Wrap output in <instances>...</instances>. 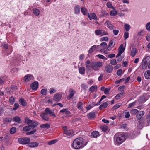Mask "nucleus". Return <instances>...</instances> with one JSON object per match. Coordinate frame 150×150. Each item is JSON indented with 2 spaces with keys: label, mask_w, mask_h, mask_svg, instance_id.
<instances>
[{
  "label": "nucleus",
  "mask_w": 150,
  "mask_h": 150,
  "mask_svg": "<svg viewBox=\"0 0 150 150\" xmlns=\"http://www.w3.org/2000/svg\"><path fill=\"white\" fill-rule=\"evenodd\" d=\"M87 143V142L82 138L79 137L75 139L74 140L71 146L74 149H79L84 147Z\"/></svg>",
  "instance_id": "obj_1"
},
{
  "label": "nucleus",
  "mask_w": 150,
  "mask_h": 150,
  "mask_svg": "<svg viewBox=\"0 0 150 150\" xmlns=\"http://www.w3.org/2000/svg\"><path fill=\"white\" fill-rule=\"evenodd\" d=\"M114 139L116 144L118 145L123 143L126 139L124 134L121 133L116 134L114 136Z\"/></svg>",
  "instance_id": "obj_2"
},
{
  "label": "nucleus",
  "mask_w": 150,
  "mask_h": 150,
  "mask_svg": "<svg viewBox=\"0 0 150 150\" xmlns=\"http://www.w3.org/2000/svg\"><path fill=\"white\" fill-rule=\"evenodd\" d=\"M25 122L29 125L31 129H33L36 127L38 124L36 121L31 120L27 117L25 118Z\"/></svg>",
  "instance_id": "obj_3"
},
{
  "label": "nucleus",
  "mask_w": 150,
  "mask_h": 150,
  "mask_svg": "<svg viewBox=\"0 0 150 150\" xmlns=\"http://www.w3.org/2000/svg\"><path fill=\"white\" fill-rule=\"evenodd\" d=\"M103 64L102 62L98 61L92 62L91 64V69H92L95 71H97L102 66Z\"/></svg>",
  "instance_id": "obj_4"
},
{
  "label": "nucleus",
  "mask_w": 150,
  "mask_h": 150,
  "mask_svg": "<svg viewBox=\"0 0 150 150\" xmlns=\"http://www.w3.org/2000/svg\"><path fill=\"white\" fill-rule=\"evenodd\" d=\"M149 95L146 94H144L142 96L140 97L138 100H137L139 104L144 102L149 98Z\"/></svg>",
  "instance_id": "obj_5"
},
{
  "label": "nucleus",
  "mask_w": 150,
  "mask_h": 150,
  "mask_svg": "<svg viewBox=\"0 0 150 150\" xmlns=\"http://www.w3.org/2000/svg\"><path fill=\"white\" fill-rule=\"evenodd\" d=\"M19 142L21 144H28L30 142V139L28 137L19 138L18 139Z\"/></svg>",
  "instance_id": "obj_6"
},
{
  "label": "nucleus",
  "mask_w": 150,
  "mask_h": 150,
  "mask_svg": "<svg viewBox=\"0 0 150 150\" xmlns=\"http://www.w3.org/2000/svg\"><path fill=\"white\" fill-rule=\"evenodd\" d=\"M62 97V95L61 94L57 93L55 94L53 97V100L56 102H59Z\"/></svg>",
  "instance_id": "obj_7"
},
{
  "label": "nucleus",
  "mask_w": 150,
  "mask_h": 150,
  "mask_svg": "<svg viewBox=\"0 0 150 150\" xmlns=\"http://www.w3.org/2000/svg\"><path fill=\"white\" fill-rule=\"evenodd\" d=\"M63 133L66 135L65 136L67 137H70L72 135H74V132L71 129H69L68 130H65V132H64Z\"/></svg>",
  "instance_id": "obj_8"
},
{
  "label": "nucleus",
  "mask_w": 150,
  "mask_h": 150,
  "mask_svg": "<svg viewBox=\"0 0 150 150\" xmlns=\"http://www.w3.org/2000/svg\"><path fill=\"white\" fill-rule=\"evenodd\" d=\"M51 114V113H41L40 116L43 120L47 121L49 120V114Z\"/></svg>",
  "instance_id": "obj_9"
},
{
  "label": "nucleus",
  "mask_w": 150,
  "mask_h": 150,
  "mask_svg": "<svg viewBox=\"0 0 150 150\" xmlns=\"http://www.w3.org/2000/svg\"><path fill=\"white\" fill-rule=\"evenodd\" d=\"M125 50V48L123 47V45L121 44L118 48L119 52L117 55V57L118 56H121L124 51Z\"/></svg>",
  "instance_id": "obj_10"
},
{
  "label": "nucleus",
  "mask_w": 150,
  "mask_h": 150,
  "mask_svg": "<svg viewBox=\"0 0 150 150\" xmlns=\"http://www.w3.org/2000/svg\"><path fill=\"white\" fill-rule=\"evenodd\" d=\"M30 87L33 90H36L38 87V82L35 81L32 83L30 85Z\"/></svg>",
  "instance_id": "obj_11"
},
{
  "label": "nucleus",
  "mask_w": 150,
  "mask_h": 150,
  "mask_svg": "<svg viewBox=\"0 0 150 150\" xmlns=\"http://www.w3.org/2000/svg\"><path fill=\"white\" fill-rule=\"evenodd\" d=\"M105 70L108 73H111L113 70V67L112 66L109 64H107L105 67Z\"/></svg>",
  "instance_id": "obj_12"
},
{
  "label": "nucleus",
  "mask_w": 150,
  "mask_h": 150,
  "mask_svg": "<svg viewBox=\"0 0 150 150\" xmlns=\"http://www.w3.org/2000/svg\"><path fill=\"white\" fill-rule=\"evenodd\" d=\"M105 24H106L107 27L110 30H112L114 28L113 25L109 21H107L105 23Z\"/></svg>",
  "instance_id": "obj_13"
},
{
  "label": "nucleus",
  "mask_w": 150,
  "mask_h": 150,
  "mask_svg": "<svg viewBox=\"0 0 150 150\" xmlns=\"http://www.w3.org/2000/svg\"><path fill=\"white\" fill-rule=\"evenodd\" d=\"M88 16L91 20L92 19L96 20L97 19V18L95 14L94 13H90V14H89V13H88Z\"/></svg>",
  "instance_id": "obj_14"
},
{
  "label": "nucleus",
  "mask_w": 150,
  "mask_h": 150,
  "mask_svg": "<svg viewBox=\"0 0 150 150\" xmlns=\"http://www.w3.org/2000/svg\"><path fill=\"white\" fill-rule=\"evenodd\" d=\"M100 46L103 48L100 49V51L103 52H105V50L107 48V44L105 42H102L100 44Z\"/></svg>",
  "instance_id": "obj_15"
},
{
  "label": "nucleus",
  "mask_w": 150,
  "mask_h": 150,
  "mask_svg": "<svg viewBox=\"0 0 150 150\" xmlns=\"http://www.w3.org/2000/svg\"><path fill=\"white\" fill-rule=\"evenodd\" d=\"M99 45H93L92 46L89 50L88 51V54H91L93 52L96 50V48H98Z\"/></svg>",
  "instance_id": "obj_16"
},
{
  "label": "nucleus",
  "mask_w": 150,
  "mask_h": 150,
  "mask_svg": "<svg viewBox=\"0 0 150 150\" xmlns=\"http://www.w3.org/2000/svg\"><path fill=\"white\" fill-rule=\"evenodd\" d=\"M33 76L30 74H28L24 77V79L25 81L28 82L33 79Z\"/></svg>",
  "instance_id": "obj_17"
},
{
  "label": "nucleus",
  "mask_w": 150,
  "mask_h": 150,
  "mask_svg": "<svg viewBox=\"0 0 150 150\" xmlns=\"http://www.w3.org/2000/svg\"><path fill=\"white\" fill-rule=\"evenodd\" d=\"M142 61L148 64L150 62V56H145L144 57Z\"/></svg>",
  "instance_id": "obj_18"
},
{
  "label": "nucleus",
  "mask_w": 150,
  "mask_h": 150,
  "mask_svg": "<svg viewBox=\"0 0 150 150\" xmlns=\"http://www.w3.org/2000/svg\"><path fill=\"white\" fill-rule=\"evenodd\" d=\"M99 135V132L97 131H93L91 134V136L93 138H96L98 137Z\"/></svg>",
  "instance_id": "obj_19"
},
{
  "label": "nucleus",
  "mask_w": 150,
  "mask_h": 150,
  "mask_svg": "<svg viewBox=\"0 0 150 150\" xmlns=\"http://www.w3.org/2000/svg\"><path fill=\"white\" fill-rule=\"evenodd\" d=\"M39 144L36 142H32L28 144V146L31 147H36L38 146Z\"/></svg>",
  "instance_id": "obj_20"
},
{
  "label": "nucleus",
  "mask_w": 150,
  "mask_h": 150,
  "mask_svg": "<svg viewBox=\"0 0 150 150\" xmlns=\"http://www.w3.org/2000/svg\"><path fill=\"white\" fill-rule=\"evenodd\" d=\"M74 11L76 14H79L80 12V6L79 5H76L74 7Z\"/></svg>",
  "instance_id": "obj_21"
},
{
  "label": "nucleus",
  "mask_w": 150,
  "mask_h": 150,
  "mask_svg": "<svg viewBox=\"0 0 150 150\" xmlns=\"http://www.w3.org/2000/svg\"><path fill=\"white\" fill-rule=\"evenodd\" d=\"M91 63V62L89 60H87L85 62V65L87 69L90 70L91 69V64L89 65Z\"/></svg>",
  "instance_id": "obj_22"
},
{
  "label": "nucleus",
  "mask_w": 150,
  "mask_h": 150,
  "mask_svg": "<svg viewBox=\"0 0 150 150\" xmlns=\"http://www.w3.org/2000/svg\"><path fill=\"white\" fill-rule=\"evenodd\" d=\"M33 11L34 15L38 16L40 14V11L37 8H34L33 9Z\"/></svg>",
  "instance_id": "obj_23"
},
{
  "label": "nucleus",
  "mask_w": 150,
  "mask_h": 150,
  "mask_svg": "<svg viewBox=\"0 0 150 150\" xmlns=\"http://www.w3.org/2000/svg\"><path fill=\"white\" fill-rule=\"evenodd\" d=\"M79 71L80 74H83L85 73V68L83 67H79Z\"/></svg>",
  "instance_id": "obj_24"
},
{
  "label": "nucleus",
  "mask_w": 150,
  "mask_h": 150,
  "mask_svg": "<svg viewBox=\"0 0 150 150\" xmlns=\"http://www.w3.org/2000/svg\"><path fill=\"white\" fill-rule=\"evenodd\" d=\"M131 55L132 57H134L136 54L137 53V49L135 48L132 49L131 52Z\"/></svg>",
  "instance_id": "obj_25"
},
{
  "label": "nucleus",
  "mask_w": 150,
  "mask_h": 150,
  "mask_svg": "<svg viewBox=\"0 0 150 150\" xmlns=\"http://www.w3.org/2000/svg\"><path fill=\"white\" fill-rule=\"evenodd\" d=\"M50 127V124L47 123L42 124L40 126V127L41 128H43L44 129H49Z\"/></svg>",
  "instance_id": "obj_26"
},
{
  "label": "nucleus",
  "mask_w": 150,
  "mask_h": 150,
  "mask_svg": "<svg viewBox=\"0 0 150 150\" xmlns=\"http://www.w3.org/2000/svg\"><path fill=\"white\" fill-rule=\"evenodd\" d=\"M144 76L146 79H150V71H146L144 74Z\"/></svg>",
  "instance_id": "obj_27"
},
{
  "label": "nucleus",
  "mask_w": 150,
  "mask_h": 150,
  "mask_svg": "<svg viewBox=\"0 0 150 150\" xmlns=\"http://www.w3.org/2000/svg\"><path fill=\"white\" fill-rule=\"evenodd\" d=\"M19 101L21 105L23 106H25L26 105L27 103L23 98H21L19 100Z\"/></svg>",
  "instance_id": "obj_28"
},
{
  "label": "nucleus",
  "mask_w": 150,
  "mask_h": 150,
  "mask_svg": "<svg viewBox=\"0 0 150 150\" xmlns=\"http://www.w3.org/2000/svg\"><path fill=\"white\" fill-rule=\"evenodd\" d=\"M124 92H123L118 94L115 96V99L118 100L121 98L123 96V95L124 94Z\"/></svg>",
  "instance_id": "obj_29"
},
{
  "label": "nucleus",
  "mask_w": 150,
  "mask_h": 150,
  "mask_svg": "<svg viewBox=\"0 0 150 150\" xmlns=\"http://www.w3.org/2000/svg\"><path fill=\"white\" fill-rule=\"evenodd\" d=\"M70 93L69 95L68 96V98L70 99H71L73 96L75 91L72 89H70L69 91Z\"/></svg>",
  "instance_id": "obj_30"
},
{
  "label": "nucleus",
  "mask_w": 150,
  "mask_h": 150,
  "mask_svg": "<svg viewBox=\"0 0 150 150\" xmlns=\"http://www.w3.org/2000/svg\"><path fill=\"white\" fill-rule=\"evenodd\" d=\"M87 117L89 119L93 118L95 117V113H88L87 115Z\"/></svg>",
  "instance_id": "obj_31"
},
{
  "label": "nucleus",
  "mask_w": 150,
  "mask_h": 150,
  "mask_svg": "<svg viewBox=\"0 0 150 150\" xmlns=\"http://www.w3.org/2000/svg\"><path fill=\"white\" fill-rule=\"evenodd\" d=\"M138 101L136 100L135 102L132 103L129 105V107H133L135 105H139L138 103Z\"/></svg>",
  "instance_id": "obj_32"
},
{
  "label": "nucleus",
  "mask_w": 150,
  "mask_h": 150,
  "mask_svg": "<svg viewBox=\"0 0 150 150\" xmlns=\"http://www.w3.org/2000/svg\"><path fill=\"white\" fill-rule=\"evenodd\" d=\"M47 88L42 89L40 93L42 95L45 96L47 95Z\"/></svg>",
  "instance_id": "obj_33"
},
{
  "label": "nucleus",
  "mask_w": 150,
  "mask_h": 150,
  "mask_svg": "<svg viewBox=\"0 0 150 150\" xmlns=\"http://www.w3.org/2000/svg\"><path fill=\"white\" fill-rule=\"evenodd\" d=\"M143 122L142 120H139L138 121L137 125V127L139 129H141L143 127Z\"/></svg>",
  "instance_id": "obj_34"
},
{
  "label": "nucleus",
  "mask_w": 150,
  "mask_h": 150,
  "mask_svg": "<svg viewBox=\"0 0 150 150\" xmlns=\"http://www.w3.org/2000/svg\"><path fill=\"white\" fill-rule=\"evenodd\" d=\"M83 104L81 102H79L77 104L78 108L79 110H82Z\"/></svg>",
  "instance_id": "obj_35"
},
{
  "label": "nucleus",
  "mask_w": 150,
  "mask_h": 150,
  "mask_svg": "<svg viewBox=\"0 0 150 150\" xmlns=\"http://www.w3.org/2000/svg\"><path fill=\"white\" fill-rule=\"evenodd\" d=\"M97 86L96 85L93 86L89 88V90L92 92H94L97 90Z\"/></svg>",
  "instance_id": "obj_36"
},
{
  "label": "nucleus",
  "mask_w": 150,
  "mask_h": 150,
  "mask_svg": "<svg viewBox=\"0 0 150 150\" xmlns=\"http://www.w3.org/2000/svg\"><path fill=\"white\" fill-rule=\"evenodd\" d=\"M108 104L106 102H105L104 103L102 104L99 107L100 110L102 109L103 108H105L108 106Z\"/></svg>",
  "instance_id": "obj_37"
},
{
  "label": "nucleus",
  "mask_w": 150,
  "mask_h": 150,
  "mask_svg": "<svg viewBox=\"0 0 150 150\" xmlns=\"http://www.w3.org/2000/svg\"><path fill=\"white\" fill-rule=\"evenodd\" d=\"M81 10L82 13L84 15H86L87 14V10L83 7H82L81 8Z\"/></svg>",
  "instance_id": "obj_38"
},
{
  "label": "nucleus",
  "mask_w": 150,
  "mask_h": 150,
  "mask_svg": "<svg viewBox=\"0 0 150 150\" xmlns=\"http://www.w3.org/2000/svg\"><path fill=\"white\" fill-rule=\"evenodd\" d=\"M30 129H31L30 126L29 125L25 126L23 128V130L25 132H28L30 130Z\"/></svg>",
  "instance_id": "obj_39"
},
{
  "label": "nucleus",
  "mask_w": 150,
  "mask_h": 150,
  "mask_svg": "<svg viewBox=\"0 0 150 150\" xmlns=\"http://www.w3.org/2000/svg\"><path fill=\"white\" fill-rule=\"evenodd\" d=\"M148 64L142 61V67L143 69H145L148 66Z\"/></svg>",
  "instance_id": "obj_40"
},
{
  "label": "nucleus",
  "mask_w": 150,
  "mask_h": 150,
  "mask_svg": "<svg viewBox=\"0 0 150 150\" xmlns=\"http://www.w3.org/2000/svg\"><path fill=\"white\" fill-rule=\"evenodd\" d=\"M102 30H96L95 31V34L97 35H101Z\"/></svg>",
  "instance_id": "obj_41"
},
{
  "label": "nucleus",
  "mask_w": 150,
  "mask_h": 150,
  "mask_svg": "<svg viewBox=\"0 0 150 150\" xmlns=\"http://www.w3.org/2000/svg\"><path fill=\"white\" fill-rule=\"evenodd\" d=\"M124 28L127 31H129L130 28V25L127 24H125L124 25Z\"/></svg>",
  "instance_id": "obj_42"
},
{
  "label": "nucleus",
  "mask_w": 150,
  "mask_h": 150,
  "mask_svg": "<svg viewBox=\"0 0 150 150\" xmlns=\"http://www.w3.org/2000/svg\"><path fill=\"white\" fill-rule=\"evenodd\" d=\"M13 121H14L18 122V123H21V119L20 118L18 117H15L13 118Z\"/></svg>",
  "instance_id": "obj_43"
},
{
  "label": "nucleus",
  "mask_w": 150,
  "mask_h": 150,
  "mask_svg": "<svg viewBox=\"0 0 150 150\" xmlns=\"http://www.w3.org/2000/svg\"><path fill=\"white\" fill-rule=\"evenodd\" d=\"M16 131V129L15 127L11 128L10 129V133L11 134H13L15 133Z\"/></svg>",
  "instance_id": "obj_44"
},
{
  "label": "nucleus",
  "mask_w": 150,
  "mask_h": 150,
  "mask_svg": "<svg viewBox=\"0 0 150 150\" xmlns=\"http://www.w3.org/2000/svg\"><path fill=\"white\" fill-rule=\"evenodd\" d=\"M109 40L108 38L107 37H103L100 38V41H108Z\"/></svg>",
  "instance_id": "obj_45"
},
{
  "label": "nucleus",
  "mask_w": 150,
  "mask_h": 150,
  "mask_svg": "<svg viewBox=\"0 0 150 150\" xmlns=\"http://www.w3.org/2000/svg\"><path fill=\"white\" fill-rule=\"evenodd\" d=\"M106 98V96H105L104 95H103L102 96V97H101V98H100L99 101L97 104H93V105H100V102L103 99H104V98Z\"/></svg>",
  "instance_id": "obj_46"
},
{
  "label": "nucleus",
  "mask_w": 150,
  "mask_h": 150,
  "mask_svg": "<svg viewBox=\"0 0 150 150\" xmlns=\"http://www.w3.org/2000/svg\"><path fill=\"white\" fill-rule=\"evenodd\" d=\"M144 114V113H137L136 115V117L138 119H140L142 117Z\"/></svg>",
  "instance_id": "obj_47"
},
{
  "label": "nucleus",
  "mask_w": 150,
  "mask_h": 150,
  "mask_svg": "<svg viewBox=\"0 0 150 150\" xmlns=\"http://www.w3.org/2000/svg\"><path fill=\"white\" fill-rule=\"evenodd\" d=\"M7 76H5L3 77L0 78V83H3L5 80V79L7 78Z\"/></svg>",
  "instance_id": "obj_48"
},
{
  "label": "nucleus",
  "mask_w": 150,
  "mask_h": 150,
  "mask_svg": "<svg viewBox=\"0 0 150 150\" xmlns=\"http://www.w3.org/2000/svg\"><path fill=\"white\" fill-rule=\"evenodd\" d=\"M57 90L53 88H51L49 89V92L50 94H53L56 92Z\"/></svg>",
  "instance_id": "obj_49"
},
{
  "label": "nucleus",
  "mask_w": 150,
  "mask_h": 150,
  "mask_svg": "<svg viewBox=\"0 0 150 150\" xmlns=\"http://www.w3.org/2000/svg\"><path fill=\"white\" fill-rule=\"evenodd\" d=\"M101 128L103 132H106L108 129V127L106 125L102 126Z\"/></svg>",
  "instance_id": "obj_50"
},
{
  "label": "nucleus",
  "mask_w": 150,
  "mask_h": 150,
  "mask_svg": "<svg viewBox=\"0 0 150 150\" xmlns=\"http://www.w3.org/2000/svg\"><path fill=\"white\" fill-rule=\"evenodd\" d=\"M57 141L56 140H53L49 142L48 143V144L49 145H51L55 143Z\"/></svg>",
  "instance_id": "obj_51"
},
{
  "label": "nucleus",
  "mask_w": 150,
  "mask_h": 150,
  "mask_svg": "<svg viewBox=\"0 0 150 150\" xmlns=\"http://www.w3.org/2000/svg\"><path fill=\"white\" fill-rule=\"evenodd\" d=\"M36 129H34L33 130L29 132H27L26 134L27 135H30L34 134L36 132Z\"/></svg>",
  "instance_id": "obj_52"
},
{
  "label": "nucleus",
  "mask_w": 150,
  "mask_h": 150,
  "mask_svg": "<svg viewBox=\"0 0 150 150\" xmlns=\"http://www.w3.org/2000/svg\"><path fill=\"white\" fill-rule=\"evenodd\" d=\"M117 14V12L115 10H112L110 11V15L111 16H114Z\"/></svg>",
  "instance_id": "obj_53"
},
{
  "label": "nucleus",
  "mask_w": 150,
  "mask_h": 150,
  "mask_svg": "<svg viewBox=\"0 0 150 150\" xmlns=\"http://www.w3.org/2000/svg\"><path fill=\"white\" fill-rule=\"evenodd\" d=\"M110 63L112 65H116L117 64L116 60L115 59H112L110 61Z\"/></svg>",
  "instance_id": "obj_54"
},
{
  "label": "nucleus",
  "mask_w": 150,
  "mask_h": 150,
  "mask_svg": "<svg viewBox=\"0 0 150 150\" xmlns=\"http://www.w3.org/2000/svg\"><path fill=\"white\" fill-rule=\"evenodd\" d=\"M9 101L11 104H13L15 102L14 98L12 96L9 99Z\"/></svg>",
  "instance_id": "obj_55"
},
{
  "label": "nucleus",
  "mask_w": 150,
  "mask_h": 150,
  "mask_svg": "<svg viewBox=\"0 0 150 150\" xmlns=\"http://www.w3.org/2000/svg\"><path fill=\"white\" fill-rule=\"evenodd\" d=\"M124 36L125 39H127L129 37V33L127 32H125L124 33Z\"/></svg>",
  "instance_id": "obj_56"
},
{
  "label": "nucleus",
  "mask_w": 150,
  "mask_h": 150,
  "mask_svg": "<svg viewBox=\"0 0 150 150\" xmlns=\"http://www.w3.org/2000/svg\"><path fill=\"white\" fill-rule=\"evenodd\" d=\"M146 29L149 31H150V22L148 23L146 26Z\"/></svg>",
  "instance_id": "obj_57"
},
{
  "label": "nucleus",
  "mask_w": 150,
  "mask_h": 150,
  "mask_svg": "<svg viewBox=\"0 0 150 150\" xmlns=\"http://www.w3.org/2000/svg\"><path fill=\"white\" fill-rule=\"evenodd\" d=\"M19 106V104L18 103H15L14 104V107L13 108V109L14 110H16L18 109Z\"/></svg>",
  "instance_id": "obj_58"
},
{
  "label": "nucleus",
  "mask_w": 150,
  "mask_h": 150,
  "mask_svg": "<svg viewBox=\"0 0 150 150\" xmlns=\"http://www.w3.org/2000/svg\"><path fill=\"white\" fill-rule=\"evenodd\" d=\"M81 87L82 88L85 89L88 88V86L87 85L84 83L81 85Z\"/></svg>",
  "instance_id": "obj_59"
},
{
  "label": "nucleus",
  "mask_w": 150,
  "mask_h": 150,
  "mask_svg": "<svg viewBox=\"0 0 150 150\" xmlns=\"http://www.w3.org/2000/svg\"><path fill=\"white\" fill-rule=\"evenodd\" d=\"M125 86L124 85H122L120 86L118 88V90L120 91H122L124 90Z\"/></svg>",
  "instance_id": "obj_60"
},
{
  "label": "nucleus",
  "mask_w": 150,
  "mask_h": 150,
  "mask_svg": "<svg viewBox=\"0 0 150 150\" xmlns=\"http://www.w3.org/2000/svg\"><path fill=\"white\" fill-rule=\"evenodd\" d=\"M116 58L117 59V61L119 62H121L122 59V58L121 56H118L117 57L116 56Z\"/></svg>",
  "instance_id": "obj_61"
},
{
  "label": "nucleus",
  "mask_w": 150,
  "mask_h": 150,
  "mask_svg": "<svg viewBox=\"0 0 150 150\" xmlns=\"http://www.w3.org/2000/svg\"><path fill=\"white\" fill-rule=\"evenodd\" d=\"M84 55L83 54H81L80 55L79 57V59L80 60H83L84 58Z\"/></svg>",
  "instance_id": "obj_62"
},
{
  "label": "nucleus",
  "mask_w": 150,
  "mask_h": 150,
  "mask_svg": "<svg viewBox=\"0 0 150 150\" xmlns=\"http://www.w3.org/2000/svg\"><path fill=\"white\" fill-rule=\"evenodd\" d=\"M4 120L6 122H10L12 120V118H5L4 119Z\"/></svg>",
  "instance_id": "obj_63"
},
{
  "label": "nucleus",
  "mask_w": 150,
  "mask_h": 150,
  "mask_svg": "<svg viewBox=\"0 0 150 150\" xmlns=\"http://www.w3.org/2000/svg\"><path fill=\"white\" fill-rule=\"evenodd\" d=\"M107 6L108 8H113L112 4L110 2H109L107 3Z\"/></svg>",
  "instance_id": "obj_64"
}]
</instances>
